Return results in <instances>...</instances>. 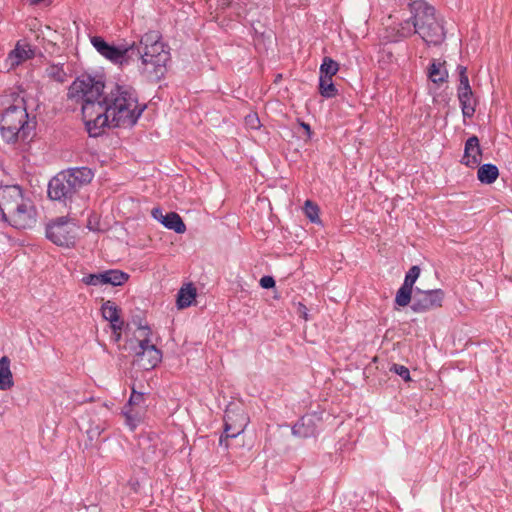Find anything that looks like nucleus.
I'll return each instance as SVG.
<instances>
[{
    "mask_svg": "<svg viewBox=\"0 0 512 512\" xmlns=\"http://www.w3.org/2000/svg\"><path fill=\"white\" fill-rule=\"evenodd\" d=\"M105 84L89 75L76 78L69 86L67 100L80 105L90 136L97 137L104 127H131L143 113L135 90L115 85L104 91Z\"/></svg>",
    "mask_w": 512,
    "mask_h": 512,
    "instance_id": "1",
    "label": "nucleus"
},
{
    "mask_svg": "<svg viewBox=\"0 0 512 512\" xmlns=\"http://www.w3.org/2000/svg\"><path fill=\"white\" fill-rule=\"evenodd\" d=\"M0 213L17 229L31 228L36 223V209L19 186L0 187Z\"/></svg>",
    "mask_w": 512,
    "mask_h": 512,
    "instance_id": "2",
    "label": "nucleus"
},
{
    "mask_svg": "<svg viewBox=\"0 0 512 512\" xmlns=\"http://www.w3.org/2000/svg\"><path fill=\"white\" fill-rule=\"evenodd\" d=\"M136 55L141 60L142 73L152 81L160 80L170 59L167 46L161 41L158 31H149L141 37L135 45Z\"/></svg>",
    "mask_w": 512,
    "mask_h": 512,
    "instance_id": "3",
    "label": "nucleus"
},
{
    "mask_svg": "<svg viewBox=\"0 0 512 512\" xmlns=\"http://www.w3.org/2000/svg\"><path fill=\"white\" fill-rule=\"evenodd\" d=\"M414 32L428 45H439L445 39L442 21L436 17L434 7L425 2H415L412 6Z\"/></svg>",
    "mask_w": 512,
    "mask_h": 512,
    "instance_id": "4",
    "label": "nucleus"
},
{
    "mask_svg": "<svg viewBox=\"0 0 512 512\" xmlns=\"http://www.w3.org/2000/svg\"><path fill=\"white\" fill-rule=\"evenodd\" d=\"M28 114L22 107L11 106L0 117V132L6 142L14 141L17 136L27 137L25 124Z\"/></svg>",
    "mask_w": 512,
    "mask_h": 512,
    "instance_id": "5",
    "label": "nucleus"
},
{
    "mask_svg": "<svg viewBox=\"0 0 512 512\" xmlns=\"http://www.w3.org/2000/svg\"><path fill=\"white\" fill-rule=\"evenodd\" d=\"M78 230L74 220L59 217L47 225L46 237L57 246L69 248L75 245Z\"/></svg>",
    "mask_w": 512,
    "mask_h": 512,
    "instance_id": "6",
    "label": "nucleus"
},
{
    "mask_svg": "<svg viewBox=\"0 0 512 512\" xmlns=\"http://www.w3.org/2000/svg\"><path fill=\"white\" fill-rule=\"evenodd\" d=\"M248 422L249 419L244 409L238 404L230 403L225 410L224 434L220 437L219 444L228 448V439L243 433Z\"/></svg>",
    "mask_w": 512,
    "mask_h": 512,
    "instance_id": "7",
    "label": "nucleus"
},
{
    "mask_svg": "<svg viewBox=\"0 0 512 512\" xmlns=\"http://www.w3.org/2000/svg\"><path fill=\"white\" fill-rule=\"evenodd\" d=\"M91 43L103 57L117 64H123L135 53V44L129 47H116L99 36L92 37Z\"/></svg>",
    "mask_w": 512,
    "mask_h": 512,
    "instance_id": "8",
    "label": "nucleus"
},
{
    "mask_svg": "<svg viewBox=\"0 0 512 512\" xmlns=\"http://www.w3.org/2000/svg\"><path fill=\"white\" fill-rule=\"evenodd\" d=\"M444 292L441 289L422 290L417 288L413 294L412 310L417 313L442 306Z\"/></svg>",
    "mask_w": 512,
    "mask_h": 512,
    "instance_id": "9",
    "label": "nucleus"
},
{
    "mask_svg": "<svg viewBox=\"0 0 512 512\" xmlns=\"http://www.w3.org/2000/svg\"><path fill=\"white\" fill-rule=\"evenodd\" d=\"M133 364L142 370H151L155 368L162 360V352L156 346L149 348H140L138 352L133 353Z\"/></svg>",
    "mask_w": 512,
    "mask_h": 512,
    "instance_id": "10",
    "label": "nucleus"
},
{
    "mask_svg": "<svg viewBox=\"0 0 512 512\" xmlns=\"http://www.w3.org/2000/svg\"><path fill=\"white\" fill-rule=\"evenodd\" d=\"M62 172L73 195L93 179V172L87 167L73 168Z\"/></svg>",
    "mask_w": 512,
    "mask_h": 512,
    "instance_id": "11",
    "label": "nucleus"
},
{
    "mask_svg": "<svg viewBox=\"0 0 512 512\" xmlns=\"http://www.w3.org/2000/svg\"><path fill=\"white\" fill-rule=\"evenodd\" d=\"M62 172L73 195L93 179V172L87 167L73 168Z\"/></svg>",
    "mask_w": 512,
    "mask_h": 512,
    "instance_id": "12",
    "label": "nucleus"
},
{
    "mask_svg": "<svg viewBox=\"0 0 512 512\" xmlns=\"http://www.w3.org/2000/svg\"><path fill=\"white\" fill-rule=\"evenodd\" d=\"M62 172L73 195L93 179V172L87 167L73 168Z\"/></svg>",
    "mask_w": 512,
    "mask_h": 512,
    "instance_id": "13",
    "label": "nucleus"
},
{
    "mask_svg": "<svg viewBox=\"0 0 512 512\" xmlns=\"http://www.w3.org/2000/svg\"><path fill=\"white\" fill-rule=\"evenodd\" d=\"M48 196L52 200L63 202L73 197V193L68 186V182L63 172H60L50 180L48 184Z\"/></svg>",
    "mask_w": 512,
    "mask_h": 512,
    "instance_id": "14",
    "label": "nucleus"
},
{
    "mask_svg": "<svg viewBox=\"0 0 512 512\" xmlns=\"http://www.w3.org/2000/svg\"><path fill=\"white\" fill-rule=\"evenodd\" d=\"M151 215L166 228L173 230L176 233L182 234L186 231V226L182 218L175 212H170L164 215L160 208H153Z\"/></svg>",
    "mask_w": 512,
    "mask_h": 512,
    "instance_id": "15",
    "label": "nucleus"
},
{
    "mask_svg": "<svg viewBox=\"0 0 512 512\" xmlns=\"http://www.w3.org/2000/svg\"><path fill=\"white\" fill-rule=\"evenodd\" d=\"M34 50L31 45L26 41H18L15 48L10 51L7 57V62L10 68L20 65L22 62L34 57Z\"/></svg>",
    "mask_w": 512,
    "mask_h": 512,
    "instance_id": "16",
    "label": "nucleus"
},
{
    "mask_svg": "<svg viewBox=\"0 0 512 512\" xmlns=\"http://www.w3.org/2000/svg\"><path fill=\"white\" fill-rule=\"evenodd\" d=\"M482 157V150L477 136L468 138L465 143L464 155L462 163L468 167H475L480 164Z\"/></svg>",
    "mask_w": 512,
    "mask_h": 512,
    "instance_id": "17",
    "label": "nucleus"
},
{
    "mask_svg": "<svg viewBox=\"0 0 512 512\" xmlns=\"http://www.w3.org/2000/svg\"><path fill=\"white\" fill-rule=\"evenodd\" d=\"M153 338L154 335L148 326H139L130 340V350L135 353L140 348H149V345L156 346Z\"/></svg>",
    "mask_w": 512,
    "mask_h": 512,
    "instance_id": "18",
    "label": "nucleus"
},
{
    "mask_svg": "<svg viewBox=\"0 0 512 512\" xmlns=\"http://www.w3.org/2000/svg\"><path fill=\"white\" fill-rule=\"evenodd\" d=\"M105 320L109 321L111 328L116 335V340L120 338L119 331L123 327V321L120 320L118 307L111 301H106L101 308Z\"/></svg>",
    "mask_w": 512,
    "mask_h": 512,
    "instance_id": "19",
    "label": "nucleus"
},
{
    "mask_svg": "<svg viewBox=\"0 0 512 512\" xmlns=\"http://www.w3.org/2000/svg\"><path fill=\"white\" fill-rule=\"evenodd\" d=\"M315 431V417L312 415L303 416L292 428V433L295 436L302 438L313 436L315 434Z\"/></svg>",
    "mask_w": 512,
    "mask_h": 512,
    "instance_id": "20",
    "label": "nucleus"
},
{
    "mask_svg": "<svg viewBox=\"0 0 512 512\" xmlns=\"http://www.w3.org/2000/svg\"><path fill=\"white\" fill-rule=\"evenodd\" d=\"M458 99L461 104L463 116L468 118L472 117L475 113L476 107V100L474 98L472 89H458Z\"/></svg>",
    "mask_w": 512,
    "mask_h": 512,
    "instance_id": "21",
    "label": "nucleus"
},
{
    "mask_svg": "<svg viewBox=\"0 0 512 512\" xmlns=\"http://www.w3.org/2000/svg\"><path fill=\"white\" fill-rule=\"evenodd\" d=\"M145 407L124 406L122 414L125 417L126 425L134 430L143 420Z\"/></svg>",
    "mask_w": 512,
    "mask_h": 512,
    "instance_id": "22",
    "label": "nucleus"
},
{
    "mask_svg": "<svg viewBox=\"0 0 512 512\" xmlns=\"http://www.w3.org/2000/svg\"><path fill=\"white\" fill-rule=\"evenodd\" d=\"M13 375L10 369V359L3 356L0 359V390H9L13 387Z\"/></svg>",
    "mask_w": 512,
    "mask_h": 512,
    "instance_id": "23",
    "label": "nucleus"
},
{
    "mask_svg": "<svg viewBox=\"0 0 512 512\" xmlns=\"http://www.w3.org/2000/svg\"><path fill=\"white\" fill-rule=\"evenodd\" d=\"M196 295V288L191 283L181 287L177 294L178 308L184 309L191 306L196 298Z\"/></svg>",
    "mask_w": 512,
    "mask_h": 512,
    "instance_id": "24",
    "label": "nucleus"
},
{
    "mask_svg": "<svg viewBox=\"0 0 512 512\" xmlns=\"http://www.w3.org/2000/svg\"><path fill=\"white\" fill-rule=\"evenodd\" d=\"M499 176L498 168L493 164H484L479 167L477 172L478 180L481 183L492 184Z\"/></svg>",
    "mask_w": 512,
    "mask_h": 512,
    "instance_id": "25",
    "label": "nucleus"
},
{
    "mask_svg": "<svg viewBox=\"0 0 512 512\" xmlns=\"http://www.w3.org/2000/svg\"><path fill=\"white\" fill-rule=\"evenodd\" d=\"M104 283L112 286H121L127 282L129 275L120 270L104 271Z\"/></svg>",
    "mask_w": 512,
    "mask_h": 512,
    "instance_id": "26",
    "label": "nucleus"
},
{
    "mask_svg": "<svg viewBox=\"0 0 512 512\" xmlns=\"http://www.w3.org/2000/svg\"><path fill=\"white\" fill-rule=\"evenodd\" d=\"M429 79L434 83H443L448 77V73L445 69H441V64L432 62L428 71Z\"/></svg>",
    "mask_w": 512,
    "mask_h": 512,
    "instance_id": "27",
    "label": "nucleus"
},
{
    "mask_svg": "<svg viewBox=\"0 0 512 512\" xmlns=\"http://www.w3.org/2000/svg\"><path fill=\"white\" fill-rule=\"evenodd\" d=\"M339 70V64L330 57H325L320 66V77L332 78Z\"/></svg>",
    "mask_w": 512,
    "mask_h": 512,
    "instance_id": "28",
    "label": "nucleus"
},
{
    "mask_svg": "<svg viewBox=\"0 0 512 512\" xmlns=\"http://www.w3.org/2000/svg\"><path fill=\"white\" fill-rule=\"evenodd\" d=\"M319 91L323 97L331 98L337 94V89L333 84L332 78L320 77L319 78Z\"/></svg>",
    "mask_w": 512,
    "mask_h": 512,
    "instance_id": "29",
    "label": "nucleus"
},
{
    "mask_svg": "<svg viewBox=\"0 0 512 512\" xmlns=\"http://www.w3.org/2000/svg\"><path fill=\"white\" fill-rule=\"evenodd\" d=\"M413 288L402 285L396 293L395 302L401 307L407 306L410 301H413L412 296Z\"/></svg>",
    "mask_w": 512,
    "mask_h": 512,
    "instance_id": "30",
    "label": "nucleus"
},
{
    "mask_svg": "<svg viewBox=\"0 0 512 512\" xmlns=\"http://www.w3.org/2000/svg\"><path fill=\"white\" fill-rule=\"evenodd\" d=\"M46 73L49 78L59 83L65 82L67 78L62 65L52 64L46 69Z\"/></svg>",
    "mask_w": 512,
    "mask_h": 512,
    "instance_id": "31",
    "label": "nucleus"
},
{
    "mask_svg": "<svg viewBox=\"0 0 512 512\" xmlns=\"http://www.w3.org/2000/svg\"><path fill=\"white\" fill-rule=\"evenodd\" d=\"M304 211L306 216L311 220V222H319V208L312 201L307 200L305 202Z\"/></svg>",
    "mask_w": 512,
    "mask_h": 512,
    "instance_id": "32",
    "label": "nucleus"
},
{
    "mask_svg": "<svg viewBox=\"0 0 512 512\" xmlns=\"http://www.w3.org/2000/svg\"><path fill=\"white\" fill-rule=\"evenodd\" d=\"M104 272L98 273V274H89L83 277L82 281L86 285L90 286H99V285H105L104 283Z\"/></svg>",
    "mask_w": 512,
    "mask_h": 512,
    "instance_id": "33",
    "label": "nucleus"
},
{
    "mask_svg": "<svg viewBox=\"0 0 512 512\" xmlns=\"http://www.w3.org/2000/svg\"><path fill=\"white\" fill-rule=\"evenodd\" d=\"M420 275V268L418 266H412L409 271L407 272L404 283L402 285H405L407 287L413 288L414 283L418 279Z\"/></svg>",
    "mask_w": 512,
    "mask_h": 512,
    "instance_id": "34",
    "label": "nucleus"
},
{
    "mask_svg": "<svg viewBox=\"0 0 512 512\" xmlns=\"http://www.w3.org/2000/svg\"><path fill=\"white\" fill-rule=\"evenodd\" d=\"M126 406L145 407L144 406V394L133 390Z\"/></svg>",
    "mask_w": 512,
    "mask_h": 512,
    "instance_id": "35",
    "label": "nucleus"
},
{
    "mask_svg": "<svg viewBox=\"0 0 512 512\" xmlns=\"http://www.w3.org/2000/svg\"><path fill=\"white\" fill-rule=\"evenodd\" d=\"M458 71H459V87H458V89L471 88L470 83H469V78L467 75V68L465 66H458Z\"/></svg>",
    "mask_w": 512,
    "mask_h": 512,
    "instance_id": "36",
    "label": "nucleus"
},
{
    "mask_svg": "<svg viewBox=\"0 0 512 512\" xmlns=\"http://www.w3.org/2000/svg\"><path fill=\"white\" fill-rule=\"evenodd\" d=\"M390 370L399 375L406 382L411 380L409 369L403 365L394 364Z\"/></svg>",
    "mask_w": 512,
    "mask_h": 512,
    "instance_id": "37",
    "label": "nucleus"
},
{
    "mask_svg": "<svg viewBox=\"0 0 512 512\" xmlns=\"http://www.w3.org/2000/svg\"><path fill=\"white\" fill-rule=\"evenodd\" d=\"M414 30L410 27V21H405L400 25V28L397 30L398 38H407L414 34Z\"/></svg>",
    "mask_w": 512,
    "mask_h": 512,
    "instance_id": "38",
    "label": "nucleus"
},
{
    "mask_svg": "<svg viewBox=\"0 0 512 512\" xmlns=\"http://www.w3.org/2000/svg\"><path fill=\"white\" fill-rule=\"evenodd\" d=\"M245 124L250 129H258L260 127V120L257 114H248L245 117Z\"/></svg>",
    "mask_w": 512,
    "mask_h": 512,
    "instance_id": "39",
    "label": "nucleus"
},
{
    "mask_svg": "<svg viewBox=\"0 0 512 512\" xmlns=\"http://www.w3.org/2000/svg\"><path fill=\"white\" fill-rule=\"evenodd\" d=\"M260 285H261L262 288L270 289V288H273L275 286V280L271 276H263L260 279Z\"/></svg>",
    "mask_w": 512,
    "mask_h": 512,
    "instance_id": "40",
    "label": "nucleus"
},
{
    "mask_svg": "<svg viewBox=\"0 0 512 512\" xmlns=\"http://www.w3.org/2000/svg\"><path fill=\"white\" fill-rule=\"evenodd\" d=\"M296 311H297V313H298V315L300 317H302L306 321L308 320V309H307V307L304 304L299 302L297 304V310Z\"/></svg>",
    "mask_w": 512,
    "mask_h": 512,
    "instance_id": "41",
    "label": "nucleus"
},
{
    "mask_svg": "<svg viewBox=\"0 0 512 512\" xmlns=\"http://www.w3.org/2000/svg\"><path fill=\"white\" fill-rule=\"evenodd\" d=\"M301 125L304 128V130H306L308 133H310V126L308 124L302 123Z\"/></svg>",
    "mask_w": 512,
    "mask_h": 512,
    "instance_id": "42",
    "label": "nucleus"
}]
</instances>
